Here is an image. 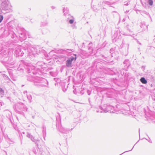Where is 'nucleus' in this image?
Wrapping results in <instances>:
<instances>
[{"mask_svg":"<svg viewBox=\"0 0 155 155\" xmlns=\"http://www.w3.org/2000/svg\"><path fill=\"white\" fill-rule=\"evenodd\" d=\"M76 57H75V58L72 57L71 58H69L67 61V65L68 67H69L71 64L73 60L75 61L76 60Z\"/></svg>","mask_w":155,"mask_h":155,"instance_id":"f257e3e1","label":"nucleus"},{"mask_svg":"<svg viewBox=\"0 0 155 155\" xmlns=\"http://www.w3.org/2000/svg\"><path fill=\"white\" fill-rule=\"evenodd\" d=\"M140 81L144 84H145L147 83V81L144 78H142L140 79Z\"/></svg>","mask_w":155,"mask_h":155,"instance_id":"f03ea898","label":"nucleus"},{"mask_svg":"<svg viewBox=\"0 0 155 155\" xmlns=\"http://www.w3.org/2000/svg\"><path fill=\"white\" fill-rule=\"evenodd\" d=\"M149 4L150 5H152L153 4V1L152 0H149Z\"/></svg>","mask_w":155,"mask_h":155,"instance_id":"7ed1b4c3","label":"nucleus"},{"mask_svg":"<svg viewBox=\"0 0 155 155\" xmlns=\"http://www.w3.org/2000/svg\"><path fill=\"white\" fill-rule=\"evenodd\" d=\"M3 16L0 15V23L2 22L3 20Z\"/></svg>","mask_w":155,"mask_h":155,"instance_id":"20e7f679","label":"nucleus"},{"mask_svg":"<svg viewBox=\"0 0 155 155\" xmlns=\"http://www.w3.org/2000/svg\"><path fill=\"white\" fill-rule=\"evenodd\" d=\"M74 20H73V19H71V20H70L69 21V23H70V24H72L74 22Z\"/></svg>","mask_w":155,"mask_h":155,"instance_id":"39448f33","label":"nucleus"}]
</instances>
